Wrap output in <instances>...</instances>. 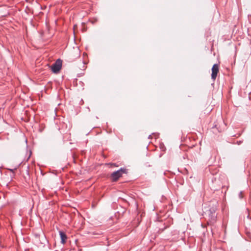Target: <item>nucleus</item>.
Here are the masks:
<instances>
[{
	"instance_id": "obj_3",
	"label": "nucleus",
	"mask_w": 251,
	"mask_h": 251,
	"mask_svg": "<svg viewBox=\"0 0 251 251\" xmlns=\"http://www.w3.org/2000/svg\"><path fill=\"white\" fill-rule=\"evenodd\" d=\"M62 67V61L58 59L51 67V70L52 72L57 73L61 70Z\"/></svg>"
},
{
	"instance_id": "obj_7",
	"label": "nucleus",
	"mask_w": 251,
	"mask_h": 251,
	"mask_svg": "<svg viewBox=\"0 0 251 251\" xmlns=\"http://www.w3.org/2000/svg\"><path fill=\"white\" fill-rule=\"evenodd\" d=\"M110 165L111 167H118V166L116 163H110Z\"/></svg>"
},
{
	"instance_id": "obj_2",
	"label": "nucleus",
	"mask_w": 251,
	"mask_h": 251,
	"mask_svg": "<svg viewBox=\"0 0 251 251\" xmlns=\"http://www.w3.org/2000/svg\"><path fill=\"white\" fill-rule=\"evenodd\" d=\"M126 169L122 168L117 171L113 172L111 175V178L112 181L115 182L117 181L118 179L122 176L123 174H126Z\"/></svg>"
},
{
	"instance_id": "obj_4",
	"label": "nucleus",
	"mask_w": 251,
	"mask_h": 251,
	"mask_svg": "<svg viewBox=\"0 0 251 251\" xmlns=\"http://www.w3.org/2000/svg\"><path fill=\"white\" fill-rule=\"evenodd\" d=\"M219 72V65L217 64H215L212 68L211 79L214 81L217 76Z\"/></svg>"
},
{
	"instance_id": "obj_6",
	"label": "nucleus",
	"mask_w": 251,
	"mask_h": 251,
	"mask_svg": "<svg viewBox=\"0 0 251 251\" xmlns=\"http://www.w3.org/2000/svg\"><path fill=\"white\" fill-rule=\"evenodd\" d=\"M17 169V167H16L13 169H8V170H9L10 172H13V173L14 172V171H16Z\"/></svg>"
},
{
	"instance_id": "obj_5",
	"label": "nucleus",
	"mask_w": 251,
	"mask_h": 251,
	"mask_svg": "<svg viewBox=\"0 0 251 251\" xmlns=\"http://www.w3.org/2000/svg\"><path fill=\"white\" fill-rule=\"evenodd\" d=\"M59 235L61 238V243L63 244H64L66 242V240L67 239V237L65 232L60 231Z\"/></svg>"
},
{
	"instance_id": "obj_8",
	"label": "nucleus",
	"mask_w": 251,
	"mask_h": 251,
	"mask_svg": "<svg viewBox=\"0 0 251 251\" xmlns=\"http://www.w3.org/2000/svg\"><path fill=\"white\" fill-rule=\"evenodd\" d=\"M41 37H43V38L44 37V34H43V33H41Z\"/></svg>"
},
{
	"instance_id": "obj_1",
	"label": "nucleus",
	"mask_w": 251,
	"mask_h": 251,
	"mask_svg": "<svg viewBox=\"0 0 251 251\" xmlns=\"http://www.w3.org/2000/svg\"><path fill=\"white\" fill-rule=\"evenodd\" d=\"M216 207L213 206L205 212L208 225H213L216 222L217 217V214L216 212Z\"/></svg>"
}]
</instances>
